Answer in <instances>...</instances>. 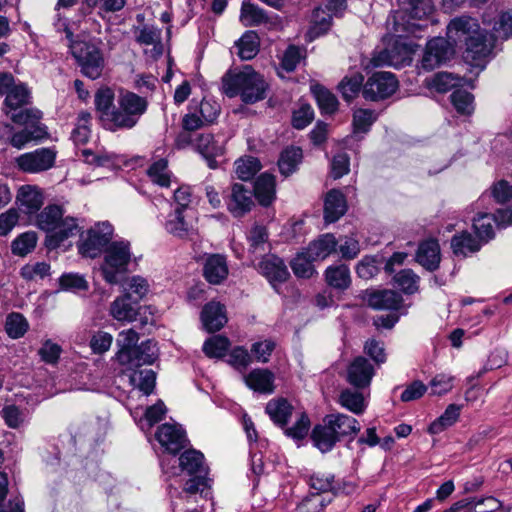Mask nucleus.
Wrapping results in <instances>:
<instances>
[{
  "instance_id": "nucleus-4",
  "label": "nucleus",
  "mask_w": 512,
  "mask_h": 512,
  "mask_svg": "<svg viewBox=\"0 0 512 512\" xmlns=\"http://www.w3.org/2000/svg\"><path fill=\"white\" fill-rule=\"evenodd\" d=\"M132 260L130 243L125 240L111 242L104 251L101 272L109 284H118L120 277L128 271Z\"/></svg>"
},
{
  "instance_id": "nucleus-20",
  "label": "nucleus",
  "mask_w": 512,
  "mask_h": 512,
  "mask_svg": "<svg viewBox=\"0 0 512 512\" xmlns=\"http://www.w3.org/2000/svg\"><path fill=\"white\" fill-rule=\"evenodd\" d=\"M259 270L274 288L278 283L286 281L289 277V271L284 261L275 255L263 259L259 264Z\"/></svg>"
},
{
  "instance_id": "nucleus-19",
  "label": "nucleus",
  "mask_w": 512,
  "mask_h": 512,
  "mask_svg": "<svg viewBox=\"0 0 512 512\" xmlns=\"http://www.w3.org/2000/svg\"><path fill=\"white\" fill-rule=\"evenodd\" d=\"M401 9L410 20H423L432 12V4L430 0H399ZM422 24L408 22L407 30L415 33L416 29H422Z\"/></svg>"
},
{
  "instance_id": "nucleus-9",
  "label": "nucleus",
  "mask_w": 512,
  "mask_h": 512,
  "mask_svg": "<svg viewBox=\"0 0 512 512\" xmlns=\"http://www.w3.org/2000/svg\"><path fill=\"white\" fill-rule=\"evenodd\" d=\"M398 89V80L391 72H376L368 78L362 89L366 100L378 101L393 95Z\"/></svg>"
},
{
  "instance_id": "nucleus-24",
  "label": "nucleus",
  "mask_w": 512,
  "mask_h": 512,
  "mask_svg": "<svg viewBox=\"0 0 512 512\" xmlns=\"http://www.w3.org/2000/svg\"><path fill=\"white\" fill-rule=\"evenodd\" d=\"M312 441L322 453L332 450L337 441L339 440L334 428L329 423H326V417L323 423L316 425L311 433Z\"/></svg>"
},
{
  "instance_id": "nucleus-57",
  "label": "nucleus",
  "mask_w": 512,
  "mask_h": 512,
  "mask_svg": "<svg viewBox=\"0 0 512 512\" xmlns=\"http://www.w3.org/2000/svg\"><path fill=\"white\" fill-rule=\"evenodd\" d=\"M230 347L228 338L216 335L204 342L203 351L210 358H221L225 356Z\"/></svg>"
},
{
  "instance_id": "nucleus-26",
  "label": "nucleus",
  "mask_w": 512,
  "mask_h": 512,
  "mask_svg": "<svg viewBox=\"0 0 512 512\" xmlns=\"http://www.w3.org/2000/svg\"><path fill=\"white\" fill-rule=\"evenodd\" d=\"M204 277L211 284H220L228 276V266L224 256L213 254L204 264Z\"/></svg>"
},
{
  "instance_id": "nucleus-42",
  "label": "nucleus",
  "mask_w": 512,
  "mask_h": 512,
  "mask_svg": "<svg viewBox=\"0 0 512 512\" xmlns=\"http://www.w3.org/2000/svg\"><path fill=\"white\" fill-rule=\"evenodd\" d=\"M147 175L153 183L161 187L170 186L172 174L168 169V163L165 159H158L154 161L149 166Z\"/></svg>"
},
{
  "instance_id": "nucleus-37",
  "label": "nucleus",
  "mask_w": 512,
  "mask_h": 512,
  "mask_svg": "<svg viewBox=\"0 0 512 512\" xmlns=\"http://www.w3.org/2000/svg\"><path fill=\"white\" fill-rule=\"evenodd\" d=\"M293 407L283 398L272 399L266 405V412L272 421L280 426H284L292 414Z\"/></svg>"
},
{
  "instance_id": "nucleus-44",
  "label": "nucleus",
  "mask_w": 512,
  "mask_h": 512,
  "mask_svg": "<svg viewBox=\"0 0 512 512\" xmlns=\"http://www.w3.org/2000/svg\"><path fill=\"white\" fill-rule=\"evenodd\" d=\"M313 262H315V260L311 259L304 249L292 259L290 266L295 276L299 278H310L315 273Z\"/></svg>"
},
{
  "instance_id": "nucleus-15",
  "label": "nucleus",
  "mask_w": 512,
  "mask_h": 512,
  "mask_svg": "<svg viewBox=\"0 0 512 512\" xmlns=\"http://www.w3.org/2000/svg\"><path fill=\"white\" fill-rule=\"evenodd\" d=\"M373 376L372 364L362 356L355 358L347 368V381L356 388L369 386Z\"/></svg>"
},
{
  "instance_id": "nucleus-16",
  "label": "nucleus",
  "mask_w": 512,
  "mask_h": 512,
  "mask_svg": "<svg viewBox=\"0 0 512 512\" xmlns=\"http://www.w3.org/2000/svg\"><path fill=\"white\" fill-rule=\"evenodd\" d=\"M254 206L251 190L244 185L235 183L231 189V195L227 201L229 212L235 217H242Z\"/></svg>"
},
{
  "instance_id": "nucleus-8",
  "label": "nucleus",
  "mask_w": 512,
  "mask_h": 512,
  "mask_svg": "<svg viewBox=\"0 0 512 512\" xmlns=\"http://www.w3.org/2000/svg\"><path fill=\"white\" fill-rule=\"evenodd\" d=\"M168 234L179 239H192L197 235L196 210H176L168 214L165 222Z\"/></svg>"
},
{
  "instance_id": "nucleus-27",
  "label": "nucleus",
  "mask_w": 512,
  "mask_h": 512,
  "mask_svg": "<svg viewBox=\"0 0 512 512\" xmlns=\"http://www.w3.org/2000/svg\"><path fill=\"white\" fill-rule=\"evenodd\" d=\"M246 385L260 393L270 394L274 391V374L267 369H254L244 376Z\"/></svg>"
},
{
  "instance_id": "nucleus-40",
  "label": "nucleus",
  "mask_w": 512,
  "mask_h": 512,
  "mask_svg": "<svg viewBox=\"0 0 512 512\" xmlns=\"http://www.w3.org/2000/svg\"><path fill=\"white\" fill-rule=\"evenodd\" d=\"M95 106L96 110L99 113V119L102 125L106 128V114H112L113 108L115 107L114 103V92L112 89L108 87L100 88L95 94Z\"/></svg>"
},
{
  "instance_id": "nucleus-46",
  "label": "nucleus",
  "mask_w": 512,
  "mask_h": 512,
  "mask_svg": "<svg viewBox=\"0 0 512 512\" xmlns=\"http://www.w3.org/2000/svg\"><path fill=\"white\" fill-rule=\"evenodd\" d=\"M92 115L89 112L82 111L78 115L77 124L72 131L71 138L76 145H83L88 142L91 136Z\"/></svg>"
},
{
  "instance_id": "nucleus-7",
  "label": "nucleus",
  "mask_w": 512,
  "mask_h": 512,
  "mask_svg": "<svg viewBox=\"0 0 512 512\" xmlns=\"http://www.w3.org/2000/svg\"><path fill=\"white\" fill-rule=\"evenodd\" d=\"M113 232V226L107 221L95 224L88 230L87 237L80 242V254L89 258L97 257L110 244Z\"/></svg>"
},
{
  "instance_id": "nucleus-29",
  "label": "nucleus",
  "mask_w": 512,
  "mask_h": 512,
  "mask_svg": "<svg viewBox=\"0 0 512 512\" xmlns=\"http://www.w3.org/2000/svg\"><path fill=\"white\" fill-rule=\"evenodd\" d=\"M416 259L427 270L433 271L440 263V247L437 241L427 240L420 244Z\"/></svg>"
},
{
  "instance_id": "nucleus-56",
  "label": "nucleus",
  "mask_w": 512,
  "mask_h": 512,
  "mask_svg": "<svg viewBox=\"0 0 512 512\" xmlns=\"http://www.w3.org/2000/svg\"><path fill=\"white\" fill-rule=\"evenodd\" d=\"M261 169L260 161L255 157H243L235 162V173L241 180L247 181Z\"/></svg>"
},
{
  "instance_id": "nucleus-45",
  "label": "nucleus",
  "mask_w": 512,
  "mask_h": 512,
  "mask_svg": "<svg viewBox=\"0 0 512 512\" xmlns=\"http://www.w3.org/2000/svg\"><path fill=\"white\" fill-rule=\"evenodd\" d=\"M156 375L151 369L134 370L130 375V383L145 395L152 393Z\"/></svg>"
},
{
  "instance_id": "nucleus-61",
  "label": "nucleus",
  "mask_w": 512,
  "mask_h": 512,
  "mask_svg": "<svg viewBox=\"0 0 512 512\" xmlns=\"http://www.w3.org/2000/svg\"><path fill=\"white\" fill-rule=\"evenodd\" d=\"M268 235L266 228L263 226L255 225L250 230L247 239L249 242V251L253 254H259L265 252V245Z\"/></svg>"
},
{
  "instance_id": "nucleus-35",
  "label": "nucleus",
  "mask_w": 512,
  "mask_h": 512,
  "mask_svg": "<svg viewBox=\"0 0 512 512\" xmlns=\"http://www.w3.org/2000/svg\"><path fill=\"white\" fill-rule=\"evenodd\" d=\"M179 466L181 470L186 471L189 475L208 473V468L204 464V456L196 450L185 451L179 457Z\"/></svg>"
},
{
  "instance_id": "nucleus-6",
  "label": "nucleus",
  "mask_w": 512,
  "mask_h": 512,
  "mask_svg": "<svg viewBox=\"0 0 512 512\" xmlns=\"http://www.w3.org/2000/svg\"><path fill=\"white\" fill-rule=\"evenodd\" d=\"M29 102V91L23 84L13 85L6 93L3 112L16 124H28L32 119H39L40 113L29 109H21Z\"/></svg>"
},
{
  "instance_id": "nucleus-10",
  "label": "nucleus",
  "mask_w": 512,
  "mask_h": 512,
  "mask_svg": "<svg viewBox=\"0 0 512 512\" xmlns=\"http://www.w3.org/2000/svg\"><path fill=\"white\" fill-rule=\"evenodd\" d=\"M57 152L53 148H39L18 156L15 160L17 167L25 173H40L52 168Z\"/></svg>"
},
{
  "instance_id": "nucleus-18",
  "label": "nucleus",
  "mask_w": 512,
  "mask_h": 512,
  "mask_svg": "<svg viewBox=\"0 0 512 512\" xmlns=\"http://www.w3.org/2000/svg\"><path fill=\"white\" fill-rule=\"evenodd\" d=\"M195 147L206 160L209 168H218L219 163L216 158L224 154L223 143H220L211 134H200L196 139Z\"/></svg>"
},
{
  "instance_id": "nucleus-51",
  "label": "nucleus",
  "mask_w": 512,
  "mask_h": 512,
  "mask_svg": "<svg viewBox=\"0 0 512 512\" xmlns=\"http://www.w3.org/2000/svg\"><path fill=\"white\" fill-rule=\"evenodd\" d=\"M313 95L321 111L326 114H332L337 110L338 100L334 94L320 85L312 87Z\"/></svg>"
},
{
  "instance_id": "nucleus-54",
  "label": "nucleus",
  "mask_w": 512,
  "mask_h": 512,
  "mask_svg": "<svg viewBox=\"0 0 512 512\" xmlns=\"http://www.w3.org/2000/svg\"><path fill=\"white\" fill-rule=\"evenodd\" d=\"M136 40L140 44L153 45L158 55L162 53L161 31L153 26L145 25L136 31Z\"/></svg>"
},
{
  "instance_id": "nucleus-17",
  "label": "nucleus",
  "mask_w": 512,
  "mask_h": 512,
  "mask_svg": "<svg viewBox=\"0 0 512 512\" xmlns=\"http://www.w3.org/2000/svg\"><path fill=\"white\" fill-rule=\"evenodd\" d=\"M477 21L468 16L453 19L447 26V36L455 44L466 43L478 30Z\"/></svg>"
},
{
  "instance_id": "nucleus-41",
  "label": "nucleus",
  "mask_w": 512,
  "mask_h": 512,
  "mask_svg": "<svg viewBox=\"0 0 512 512\" xmlns=\"http://www.w3.org/2000/svg\"><path fill=\"white\" fill-rule=\"evenodd\" d=\"M460 409L459 405H448L444 413L430 424L428 428L429 433L439 434L455 424L460 416Z\"/></svg>"
},
{
  "instance_id": "nucleus-48",
  "label": "nucleus",
  "mask_w": 512,
  "mask_h": 512,
  "mask_svg": "<svg viewBox=\"0 0 512 512\" xmlns=\"http://www.w3.org/2000/svg\"><path fill=\"white\" fill-rule=\"evenodd\" d=\"M364 81L361 73H354L351 76H346L339 83L338 88L346 101L353 100L360 92Z\"/></svg>"
},
{
  "instance_id": "nucleus-3",
  "label": "nucleus",
  "mask_w": 512,
  "mask_h": 512,
  "mask_svg": "<svg viewBox=\"0 0 512 512\" xmlns=\"http://www.w3.org/2000/svg\"><path fill=\"white\" fill-rule=\"evenodd\" d=\"M147 100L133 92H126L119 96L117 106L112 114H106V129L116 131L131 129L147 110Z\"/></svg>"
},
{
  "instance_id": "nucleus-58",
  "label": "nucleus",
  "mask_w": 512,
  "mask_h": 512,
  "mask_svg": "<svg viewBox=\"0 0 512 512\" xmlns=\"http://www.w3.org/2000/svg\"><path fill=\"white\" fill-rule=\"evenodd\" d=\"M393 280L394 284L406 294H413L418 291L419 276L411 269L399 271Z\"/></svg>"
},
{
  "instance_id": "nucleus-62",
  "label": "nucleus",
  "mask_w": 512,
  "mask_h": 512,
  "mask_svg": "<svg viewBox=\"0 0 512 512\" xmlns=\"http://www.w3.org/2000/svg\"><path fill=\"white\" fill-rule=\"evenodd\" d=\"M377 114L370 109H358L353 114L354 133H366L376 121Z\"/></svg>"
},
{
  "instance_id": "nucleus-36",
  "label": "nucleus",
  "mask_w": 512,
  "mask_h": 512,
  "mask_svg": "<svg viewBox=\"0 0 512 512\" xmlns=\"http://www.w3.org/2000/svg\"><path fill=\"white\" fill-rule=\"evenodd\" d=\"M303 158L302 150L299 147L290 146L284 149L278 160L280 173L289 176L294 173Z\"/></svg>"
},
{
  "instance_id": "nucleus-50",
  "label": "nucleus",
  "mask_w": 512,
  "mask_h": 512,
  "mask_svg": "<svg viewBox=\"0 0 512 512\" xmlns=\"http://www.w3.org/2000/svg\"><path fill=\"white\" fill-rule=\"evenodd\" d=\"M37 244V235L29 231L20 234L11 243V251L14 255L24 257L34 250Z\"/></svg>"
},
{
  "instance_id": "nucleus-55",
  "label": "nucleus",
  "mask_w": 512,
  "mask_h": 512,
  "mask_svg": "<svg viewBox=\"0 0 512 512\" xmlns=\"http://www.w3.org/2000/svg\"><path fill=\"white\" fill-rule=\"evenodd\" d=\"M240 21L244 26H256L266 21V16L264 11L250 3L244 1L241 7Z\"/></svg>"
},
{
  "instance_id": "nucleus-31",
  "label": "nucleus",
  "mask_w": 512,
  "mask_h": 512,
  "mask_svg": "<svg viewBox=\"0 0 512 512\" xmlns=\"http://www.w3.org/2000/svg\"><path fill=\"white\" fill-rule=\"evenodd\" d=\"M337 241L334 235L324 234L317 240L311 242L305 249L311 259L315 261L324 260L336 251Z\"/></svg>"
},
{
  "instance_id": "nucleus-1",
  "label": "nucleus",
  "mask_w": 512,
  "mask_h": 512,
  "mask_svg": "<svg viewBox=\"0 0 512 512\" xmlns=\"http://www.w3.org/2000/svg\"><path fill=\"white\" fill-rule=\"evenodd\" d=\"M222 90L232 98L240 95L245 103H255L265 98L266 83L251 66H244L237 73H227L222 79Z\"/></svg>"
},
{
  "instance_id": "nucleus-64",
  "label": "nucleus",
  "mask_w": 512,
  "mask_h": 512,
  "mask_svg": "<svg viewBox=\"0 0 512 512\" xmlns=\"http://www.w3.org/2000/svg\"><path fill=\"white\" fill-rule=\"evenodd\" d=\"M328 502L330 499L326 501L323 495L312 493L297 506V512H320Z\"/></svg>"
},
{
  "instance_id": "nucleus-13",
  "label": "nucleus",
  "mask_w": 512,
  "mask_h": 512,
  "mask_svg": "<svg viewBox=\"0 0 512 512\" xmlns=\"http://www.w3.org/2000/svg\"><path fill=\"white\" fill-rule=\"evenodd\" d=\"M465 59L480 65L487 58L494 48V39L480 29L465 43Z\"/></svg>"
},
{
  "instance_id": "nucleus-30",
  "label": "nucleus",
  "mask_w": 512,
  "mask_h": 512,
  "mask_svg": "<svg viewBox=\"0 0 512 512\" xmlns=\"http://www.w3.org/2000/svg\"><path fill=\"white\" fill-rule=\"evenodd\" d=\"M326 423L333 426L339 439L344 436L356 435L361 429L354 417L341 413L327 415Z\"/></svg>"
},
{
  "instance_id": "nucleus-47",
  "label": "nucleus",
  "mask_w": 512,
  "mask_h": 512,
  "mask_svg": "<svg viewBox=\"0 0 512 512\" xmlns=\"http://www.w3.org/2000/svg\"><path fill=\"white\" fill-rule=\"evenodd\" d=\"M36 119H32V122L25 124L26 127L18 132H15L10 139V144L17 148L22 149L32 140L38 139L41 137L43 130L40 127H33L32 124Z\"/></svg>"
},
{
  "instance_id": "nucleus-49",
  "label": "nucleus",
  "mask_w": 512,
  "mask_h": 512,
  "mask_svg": "<svg viewBox=\"0 0 512 512\" xmlns=\"http://www.w3.org/2000/svg\"><path fill=\"white\" fill-rule=\"evenodd\" d=\"M238 55L243 60L254 58L259 51L258 37L255 32L248 31L237 42Z\"/></svg>"
},
{
  "instance_id": "nucleus-38",
  "label": "nucleus",
  "mask_w": 512,
  "mask_h": 512,
  "mask_svg": "<svg viewBox=\"0 0 512 512\" xmlns=\"http://www.w3.org/2000/svg\"><path fill=\"white\" fill-rule=\"evenodd\" d=\"M17 201L20 206L26 208L28 213H32L41 207L43 204V197L37 187L25 185L19 189Z\"/></svg>"
},
{
  "instance_id": "nucleus-33",
  "label": "nucleus",
  "mask_w": 512,
  "mask_h": 512,
  "mask_svg": "<svg viewBox=\"0 0 512 512\" xmlns=\"http://www.w3.org/2000/svg\"><path fill=\"white\" fill-rule=\"evenodd\" d=\"M482 243L483 242L478 238L472 237L470 233L463 232L453 236L451 240V248L455 255L466 257L469 254L479 251Z\"/></svg>"
},
{
  "instance_id": "nucleus-63",
  "label": "nucleus",
  "mask_w": 512,
  "mask_h": 512,
  "mask_svg": "<svg viewBox=\"0 0 512 512\" xmlns=\"http://www.w3.org/2000/svg\"><path fill=\"white\" fill-rule=\"evenodd\" d=\"M61 289L67 291H85L88 289V282L86 279L77 273H66L59 278Z\"/></svg>"
},
{
  "instance_id": "nucleus-14",
  "label": "nucleus",
  "mask_w": 512,
  "mask_h": 512,
  "mask_svg": "<svg viewBox=\"0 0 512 512\" xmlns=\"http://www.w3.org/2000/svg\"><path fill=\"white\" fill-rule=\"evenodd\" d=\"M156 439L169 453H178L186 444L184 430L175 424L165 423L156 432Z\"/></svg>"
},
{
  "instance_id": "nucleus-22",
  "label": "nucleus",
  "mask_w": 512,
  "mask_h": 512,
  "mask_svg": "<svg viewBox=\"0 0 512 512\" xmlns=\"http://www.w3.org/2000/svg\"><path fill=\"white\" fill-rule=\"evenodd\" d=\"M201 320L208 332L220 330L227 322L224 306L219 302H209L202 310Z\"/></svg>"
},
{
  "instance_id": "nucleus-60",
  "label": "nucleus",
  "mask_w": 512,
  "mask_h": 512,
  "mask_svg": "<svg viewBox=\"0 0 512 512\" xmlns=\"http://www.w3.org/2000/svg\"><path fill=\"white\" fill-rule=\"evenodd\" d=\"M29 324L26 318L20 313H12L7 316L5 330L9 337L18 339L28 330Z\"/></svg>"
},
{
  "instance_id": "nucleus-11",
  "label": "nucleus",
  "mask_w": 512,
  "mask_h": 512,
  "mask_svg": "<svg viewBox=\"0 0 512 512\" xmlns=\"http://www.w3.org/2000/svg\"><path fill=\"white\" fill-rule=\"evenodd\" d=\"M493 223L499 227H506L512 224V209H499L496 215L480 213L473 220V229L477 238L484 242L494 237Z\"/></svg>"
},
{
  "instance_id": "nucleus-34",
  "label": "nucleus",
  "mask_w": 512,
  "mask_h": 512,
  "mask_svg": "<svg viewBox=\"0 0 512 512\" xmlns=\"http://www.w3.org/2000/svg\"><path fill=\"white\" fill-rule=\"evenodd\" d=\"M325 279L329 286L337 290H346L351 285L350 270L347 265L329 266L325 271Z\"/></svg>"
},
{
  "instance_id": "nucleus-28",
  "label": "nucleus",
  "mask_w": 512,
  "mask_h": 512,
  "mask_svg": "<svg viewBox=\"0 0 512 512\" xmlns=\"http://www.w3.org/2000/svg\"><path fill=\"white\" fill-rule=\"evenodd\" d=\"M136 304L130 294H123L111 303L110 314L117 321L132 322L137 316Z\"/></svg>"
},
{
  "instance_id": "nucleus-2",
  "label": "nucleus",
  "mask_w": 512,
  "mask_h": 512,
  "mask_svg": "<svg viewBox=\"0 0 512 512\" xmlns=\"http://www.w3.org/2000/svg\"><path fill=\"white\" fill-rule=\"evenodd\" d=\"M37 226L48 233L46 245L57 248L61 242L74 235L78 225L75 218H63V211L57 205L45 207L37 216Z\"/></svg>"
},
{
  "instance_id": "nucleus-12",
  "label": "nucleus",
  "mask_w": 512,
  "mask_h": 512,
  "mask_svg": "<svg viewBox=\"0 0 512 512\" xmlns=\"http://www.w3.org/2000/svg\"><path fill=\"white\" fill-rule=\"evenodd\" d=\"M454 49L448 40L442 37L431 39L421 60V68L431 71L450 59Z\"/></svg>"
},
{
  "instance_id": "nucleus-21",
  "label": "nucleus",
  "mask_w": 512,
  "mask_h": 512,
  "mask_svg": "<svg viewBox=\"0 0 512 512\" xmlns=\"http://www.w3.org/2000/svg\"><path fill=\"white\" fill-rule=\"evenodd\" d=\"M158 357V349L156 343L152 340L142 342L129 353V361L121 362V365L127 366L129 369L138 368L142 365L152 364Z\"/></svg>"
},
{
  "instance_id": "nucleus-25",
  "label": "nucleus",
  "mask_w": 512,
  "mask_h": 512,
  "mask_svg": "<svg viewBox=\"0 0 512 512\" xmlns=\"http://www.w3.org/2000/svg\"><path fill=\"white\" fill-rule=\"evenodd\" d=\"M347 210L346 199L340 190L332 189L325 198L324 219L327 223L337 221Z\"/></svg>"
},
{
  "instance_id": "nucleus-52",
  "label": "nucleus",
  "mask_w": 512,
  "mask_h": 512,
  "mask_svg": "<svg viewBox=\"0 0 512 512\" xmlns=\"http://www.w3.org/2000/svg\"><path fill=\"white\" fill-rule=\"evenodd\" d=\"M340 404L355 414H362L365 411L366 404L362 393L345 389L339 396Z\"/></svg>"
},
{
  "instance_id": "nucleus-5",
  "label": "nucleus",
  "mask_w": 512,
  "mask_h": 512,
  "mask_svg": "<svg viewBox=\"0 0 512 512\" xmlns=\"http://www.w3.org/2000/svg\"><path fill=\"white\" fill-rule=\"evenodd\" d=\"M69 48L83 75L98 79L104 68V57L100 48L87 41H71Z\"/></svg>"
},
{
  "instance_id": "nucleus-43",
  "label": "nucleus",
  "mask_w": 512,
  "mask_h": 512,
  "mask_svg": "<svg viewBox=\"0 0 512 512\" xmlns=\"http://www.w3.org/2000/svg\"><path fill=\"white\" fill-rule=\"evenodd\" d=\"M148 281L141 276H132L123 283L124 294H130V299L138 303L149 292Z\"/></svg>"
},
{
  "instance_id": "nucleus-53",
  "label": "nucleus",
  "mask_w": 512,
  "mask_h": 512,
  "mask_svg": "<svg viewBox=\"0 0 512 512\" xmlns=\"http://www.w3.org/2000/svg\"><path fill=\"white\" fill-rule=\"evenodd\" d=\"M418 45L413 41L399 37L393 46L392 52L395 60L399 61V66L410 63L412 55L417 51Z\"/></svg>"
},
{
  "instance_id": "nucleus-23",
  "label": "nucleus",
  "mask_w": 512,
  "mask_h": 512,
  "mask_svg": "<svg viewBox=\"0 0 512 512\" xmlns=\"http://www.w3.org/2000/svg\"><path fill=\"white\" fill-rule=\"evenodd\" d=\"M368 305L376 310H398L403 303L402 296L393 290H380L369 294Z\"/></svg>"
},
{
  "instance_id": "nucleus-59",
  "label": "nucleus",
  "mask_w": 512,
  "mask_h": 512,
  "mask_svg": "<svg viewBox=\"0 0 512 512\" xmlns=\"http://www.w3.org/2000/svg\"><path fill=\"white\" fill-rule=\"evenodd\" d=\"M450 98L459 114L471 115L474 112V97L471 93L465 90H455Z\"/></svg>"
},
{
  "instance_id": "nucleus-39",
  "label": "nucleus",
  "mask_w": 512,
  "mask_h": 512,
  "mask_svg": "<svg viewBox=\"0 0 512 512\" xmlns=\"http://www.w3.org/2000/svg\"><path fill=\"white\" fill-rule=\"evenodd\" d=\"M138 333L133 329L123 330L118 334L116 343L119 347L116 357L121 362L129 361V353L137 346Z\"/></svg>"
},
{
  "instance_id": "nucleus-32",
  "label": "nucleus",
  "mask_w": 512,
  "mask_h": 512,
  "mask_svg": "<svg viewBox=\"0 0 512 512\" xmlns=\"http://www.w3.org/2000/svg\"><path fill=\"white\" fill-rule=\"evenodd\" d=\"M275 177L269 173L261 174L254 185L255 197L263 206H268L275 199Z\"/></svg>"
}]
</instances>
